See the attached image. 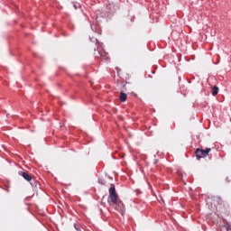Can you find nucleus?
I'll list each match as a JSON object with an SVG mask.
<instances>
[{"mask_svg":"<svg viewBox=\"0 0 231 231\" xmlns=\"http://www.w3.org/2000/svg\"><path fill=\"white\" fill-rule=\"evenodd\" d=\"M113 205H114L115 209L117 210L118 212H120V214H122V216H124V212H125V205H124L122 200H116V202L113 203Z\"/></svg>","mask_w":231,"mask_h":231,"instance_id":"3","label":"nucleus"},{"mask_svg":"<svg viewBox=\"0 0 231 231\" xmlns=\"http://www.w3.org/2000/svg\"><path fill=\"white\" fill-rule=\"evenodd\" d=\"M19 175L25 179L26 181H32L33 180V177L26 171H19Z\"/></svg>","mask_w":231,"mask_h":231,"instance_id":"4","label":"nucleus"},{"mask_svg":"<svg viewBox=\"0 0 231 231\" xmlns=\"http://www.w3.org/2000/svg\"><path fill=\"white\" fill-rule=\"evenodd\" d=\"M212 151L211 148H206L205 150L198 148L195 152L197 158H207L208 152Z\"/></svg>","mask_w":231,"mask_h":231,"instance_id":"2","label":"nucleus"},{"mask_svg":"<svg viewBox=\"0 0 231 231\" xmlns=\"http://www.w3.org/2000/svg\"><path fill=\"white\" fill-rule=\"evenodd\" d=\"M119 100H121V102H125L127 100V94L121 92L119 96Z\"/></svg>","mask_w":231,"mask_h":231,"instance_id":"5","label":"nucleus"},{"mask_svg":"<svg viewBox=\"0 0 231 231\" xmlns=\"http://www.w3.org/2000/svg\"><path fill=\"white\" fill-rule=\"evenodd\" d=\"M219 93V88H217V87H213L212 88V96L213 97H216V95H217Z\"/></svg>","mask_w":231,"mask_h":231,"instance_id":"6","label":"nucleus"},{"mask_svg":"<svg viewBox=\"0 0 231 231\" xmlns=\"http://www.w3.org/2000/svg\"><path fill=\"white\" fill-rule=\"evenodd\" d=\"M75 10H77V5H74Z\"/></svg>","mask_w":231,"mask_h":231,"instance_id":"8","label":"nucleus"},{"mask_svg":"<svg viewBox=\"0 0 231 231\" xmlns=\"http://www.w3.org/2000/svg\"><path fill=\"white\" fill-rule=\"evenodd\" d=\"M74 227L76 228V230H79V228H77V226H76V225H74Z\"/></svg>","mask_w":231,"mask_h":231,"instance_id":"7","label":"nucleus"},{"mask_svg":"<svg viewBox=\"0 0 231 231\" xmlns=\"http://www.w3.org/2000/svg\"><path fill=\"white\" fill-rule=\"evenodd\" d=\"M109 198L112 203H116V201H118V194L116 193V189L115 188V184H111L110 186Z\"/></svg>","mask_w":231,"mask_h":231,"instance_id":"1","label":"nucleus"}]
</instances>
